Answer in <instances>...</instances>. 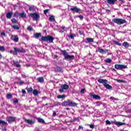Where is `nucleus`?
Masks as SVG:
<instances>
[{"label": "nucleus", "instance_id": "50", "mask_svg": "<svg viewBox=\"0 0 131 131\" xmlns=\"http://www.w3.org/2000/svg\"><path fill=\"white\" fill-rule=\"evenodd\" d=\"M84 91H85V89H81L80 93L81 94H83L84 93Z\"/></svg>", "mask_w": 131, "mask_h": 131}, {"label": "nucleus", "instance_id": "25", "mask_svg": "<svg viewBox=\"0 0 131 131\" xmlns=\"http://www.w3.org/2000/svg\"><path fill=\"white\" fill-rule=\"evenodd\" d=\"M57 99H65L66 98V95H59L57 97Z\"/></svg>", "mask_w": 131, "mask_h": 131}, {"label": "nucleus", "instance_id": "44", "mask_svg": "<svg viewBox=\"0 0 131 131\" xmlns=\"http://www.w3.org/2000/svg\"><path fill=\"white\" fill-rule=\"evenodd\" d=\"M18 16H20V13H18V12H16L14 14V16L18 17Z\"/></svg>", "mask_w": 131, "mask_h": 131}, {"label": "nucleus", "instance_id": "30", "mask_svg": "<svg viewBox=\"0 0 131 131\" xmlns=\"http://www.w3.org/2000/svg\"><path fill=\"white\" fill-rule=\"evenodd\" d=\"M19 16L21 18H26V13H25V12H23V13H21L19 14Z\"/></svg>", "mask_w": 131, "mask_h": 131}, {"label": "nucleus", "instance_id": "9", "mask_svg": "<svg viewBox=\"0 0 131 131\" xmlns=\"http://www.w3.org/2000/svg\"><path fill=\"white\" fill-rule=\"evenodd\" d=\"M11 63L14 67H16V68H21V64H19V61L18 60L15 61L13 60L11 61Z\"/></svg>", "mask_w": 131, "mask_h": 131}, {"label": "nucleus", "instance_id": "58", "mask_svg": "<svg viewBox=\"0 0 131 131\" xmlns=\"http://www.w3.org/2000/svg\"><path fill=\"white\" fill-rule=\"evenodd\" d=\"M82 128H83V126H79V127H78V129L79 130H80V129H82Z\"/></svg>", "mask_w": 131, "mask_h": 131}, {"label": "nucleus", "instance_id": "51", "mask_svg": "<svg viewBox=\"0 0 131 131\" xmlns=\"http://www.w3.org/2000/svg\"><path fill=\"white\" fill-rule=\"evenodd\" d=\"M27 29L29 30V31H32L33 30L32 28H31V27H28L27 28Z\"/></svg>", "mask_w": 131, "mask_h": 131}, {"label": "nucleus", "instance_id": "17", "mask_svg": "<svg viewBox=\"0 0 131 131\" xmlns=\"http://www.w3.org/2000/svg\"><path fill=\"white\" fill-rule=\"evenodd\" d=\"M116 2H117V0H106V3L108 5H114Z\"/></svg>", "mask_w": 131, "mask_h": 131}, {"label": "nucleus", "instance_id": "60", "mask_svg": "<svg viewBox=\"0 0 131 131\" xmlns=\"http://www.w3.org/2000/svg\"><path fill=\"white\" fill-rule=\"evenodd\" d=\"M3 4H4V5H2V6H3L4 8H5V7H6V1H4L3 2Z\"/></svg>", "mask_w": 131, "mask_h": 131}, {"label": "nucleus", "instance_id": "49", "mask_svg": "<svg viewBox=\"0 0 131 131\" xmlns=\"http://www.w3.org/2000/svg\"><path fill=\"white\" fill-rule=\"evenodd\" d=\"M10 54H13V55H16V51L13 50L10 51Z\"/></svg>", "mask_w": 131, "mask_h": 131}, {"label": "nucleus", "instance_id": "56", "mask_svg": "<svg viewBox=\"0 0 131 131\" xmlns=\"http://www.w3.org/2000/svg\"><path fill=\"white\" fill-rule=\"evenodd\" d=\"M1 35H2V36H6V33H5V32H2L1 33Z\"/></svg>", "mask_w": 131, "mask_h": 131}, {"label": "nucleus", "instance_id": "62", "mask_svg": "<svg viewBox=\"0 0 131 131\" xmlns=\"http://www.w3.org/2000/svg\"><path fill=\"white\" fill-rule=\"evenodd\" d=\"M79 34H80V35H82V34H83V32H82L80 31H79Z\"/></svg>", "mask_w": 131, "mask_h": 131}, {"label": "nucleus", "instance_id": "61", "mask_svg": "<svg viewBox=\"0 0 131 131\" xmlns=\"http://www.w3.org/2000/svg\"><path fill=\"white\" fill-rule=\"evenodd\" d=\"M21 77H23V78H26V75H25L23 74H21Z\"/></svg>", "mask_w": 131, "mask_h": 131}, {"label": "nucleus", "instance_id": "16", "mask_svg": "<svg viewBox=\"0 0 131 131\" xmlns=\"http://www.w3.org/2000/svg\"><path fill=\"white\" fill-rule=\"evenodd\" d=\"M12 16H13V12L12 11H9L6 14V18H7V19H11Z\"/></svg>", "mask_w": 131, "mask_h": 131}, {"label": "nucleus", "instance_id": "63", "mask_svg": "<svg viewBox=\"0 0 131 131\" xmlns=\"http://www.w3.org/2000/svg\"><path fill=\"white\" fill-rule=\"evenodd\" d=\"M120 2H121V3H122V4H124L125 2L124 0H119Z\"/></svg>", "mask_w": 131, "mask_h": 131}, {"label": "nucleus", "instance_id": "55", "mask_svg": "<svg viewBox=\"0 0 131 131\" xmlns=\"http://www.w3.org/2000/svg\"><path fill=\"white\" fill-rule=\"evenodd\" d=\"M117 82H123L124 81L121 79H117Z\"/></svg>", "mask_w": 131, "mask_h": 131}, {"label": "nucleus", "instance_id": "35", "mask_svg": "<svg viewBox=\"0 0 131 131\" xmlns=\"http://www.w3.org/2000/svg\"><path fill=\"white\" fill-rule=\"evenodd\" d=\"M16 83H17V84H19L20 85H22V84H24L25 83V82H24V81H22L20 80L18 82H16Z\"/></svg>", "mask_w": 131, "mask_h": 131}, {"label": "nucleus", "instance_id": "27", "mask_svg": "<svg viewBox=\"0 0 131 131\" xmlns=\"http://www.w3.org/2000/svg\"><path fill=\"white\" fill-rule=\"evenodd\" d=\"M34 36L35 38H38V37H40V36H41V34L40 33H37L34 34Z\"/></svg>", "mask_w": 131, "mask_h": 131}, {"label": "nucleus", "instance_id": "13", "mask_svg": "<svg viewBox=\"0 0 131 131\" xmlns=\"http://www.w3.org/2000/svg\"><path fill=\"white\" fill-rule=\"evenodd\" d=\"M98 82H99V83H102L104 86V84H106L107 82H108V81L104 79H99L98 80Z\"/></svg>", "mask_w": 131, "mask_h": 131}, {"label": "nucleus", "instance_id": "28", "mask_svg": "<svg viewBox=\"0 0 131 131\" xmlns=\"http://www.w3.org/2000/svg\"><path fill=\"white\" fill-rule=\"evenodd\" d=\"M38 94H39V92H38L37 90L35 89L33 91V94L34 95V96H37Z\"/></svg>", "mask_w": 131, "mask_h": 131}, {"label": "nucleus", "instance_id": "14", "mask_svg": "<svg viewBox=\"0 0 131 131\" xmlns=\"http://www.w3.org/2000/svg\"><path fill=\"white\" fill-rule=\"evenodd\" d=\"M62 106H64V107H68V106H70V100H68L67 101L62 102Z\"/></svg>", "mask_w": 131, "mask_h": 131}, {"label": "nucleus", "instance_id": "43", "mask_svg": "<svg viewBox=\"0 0 131 131\" xmlns=\"http://www.w3.org/2000/svg\"><path fill=\"white\" fill-rule=\"evenodd\" d=\"M62 69L60 67H57L56 69V71H58V72H62Z\"/></svg>", "mask_w": 131, "mask_h": 131}, {"label": "nucleus", "instance_id": "47", "mask_svg": "<svg viewBox=\"0 0 131 131\" xmlns=\"http://www.w3.org/2000/svg\"><path fill=\"white\" fill-rule=\"evenodd\" d=\"M49 9H46V10H45L43 11V13L45 15H47V14H48V13L49 12Z\"/></svg>", "mask_w": 131, "mask_h": 131}, {"label": "nucleus", "instance_id": "42", "mask_svg": "<svg viewBox=\"0 0 131 131\" xmlns=\"http://www.w3.org/2000/svg\"><path fill=\"white\" fill-rule=\"evenodd\" d=\"M113 42H114V43L116 45H117V46H121V43H119V42L117 41H114Z\"/></svg>", "mask_w": 131, "mask_h": 131}, {"label": "nucleus", "instance_id": "45", "mask_svg": "<svg viewBox=\"0 0 131 131\" xmlns=\"http://www.w3.org/2000/svg\"><path fill=\"white\" fill-rule=\"evenodd\" d=\"M88 125L90 127V128H92V129H93V128H94L95 127V125H93V124H89Z\"/></svg>", "mask_w": 131, "mask_h": 131}, {"label": "nucleus", "instance_id": "24", "mask_svg": "<svg viewBox=\"0 0 131 131\" xmlns=\"http://www.w3.org/2000/svg\"><path fill=\"white\" fill-rule=\"evenodd\" d=\"M37 120L38 122H39L40 123H45V120H43L40 118H38L37 119Z\"/></svg>", "mask_w": 131, "mask_h": 131}, {"label": "nucleus", "instance_id": "11", "mask_svg": "<svg viewBox=\"0 0 131 131\" xmlns=\"http://www.w3.org/2000/svg\"><path fill=\"white\" fill-rule=\"evenodd\" d=\"M24 120L25 122H26L27 123H28V124H30L31 125H32V124H34L35 121L32 120L27 119L25 118H24Z\"/></svg>", "mask_w": 131, "mask_h": 131}, {"label": "nucleus", "instance_id": "46", "mask_svg": "<svg viewBox=\"0 0 131 131\" xmlns=\"http://www.w3.org/2000/svg\"><path fill=\"white\" fill-rule=\"evenodd\" d=\"M74 36H75V35L71 34V35L69 36V37H70L71 39H74Z\"/></svg>", "mask_w": 131, "mask_h": 131}, {"label": "nucleus", "instance_id": "48", "mask_svg": "<svg viewBox=\"0 0 131 131\" xmlns=\"http://www.w3.org/2000/svg\"><path fill=\"white\" fill-rule=\"evenodd\" d=\"M106 124L110 125V124H111V122L107 120L106 121Z\"/></svg>", "mask_w": 131, "mask_h": 131}, {"label": "nucleus", "instance_id": "39", "mask_svg": "<svg viewBox=\"0 0 131 131\" xmlns=\"http://www.w3.org/2000/svg\"><path fill=\"white\" fill-rule=\"evenodd\" d=\"M0 51H1V52H5V51H6V49H5V47L0 46Z\"/></svg>", "mask_w": 131, "mask_h": 131}, {"label": "nucleus", "instance_id": "52", "mask_svg": "<svg viewBox=\"0 0 131 131\" xmlns=\"http://www.w3.org/2000/svg\"><path fill=\"white\" fill-rule=\"evenodd\" d=\"M78 17L79 18L80 20H83V16H82V15H79Z\"/></svg>", "mask_w": 131, "mask_h": 131}, {"label": "nucleus", "instance_id": "64", "mask_svg": "<svg viewBox=\"0 0 131 131\" xmlns=\"http://www.w3.org/2000/svg\"><path fill=\"white\" fill-rule=\"evenodd\" d=\"M61 28H62V29H65L66 28H65V27H64V26H62L61 27Z\"/></svg>", "mask_w": 131, "mask_h": 131}, {"label": "nucleus", "instance_id": "5", "mask_svg": "<svg viewBox=\"0 0 131 131\" xmlns=\"http://www.w3.org/2000/svg\"><path fill=\"white\" fill-rule=\"evenodd\" d=\"M60 89L59 90V92L62 93H65L64 91H66L69 89V85H67L66 84H62L60 86Z\"/></svg>", "mask_w": 131, "mask_h": 131}, {"label": "nucleus", "instance_id": "21", "mask_svg": "<svg viewBox=\"0 0 131 131\" xmlns=\"http://www.w3.org/2000/svg\"><path fill=\"white\" fill-rule=\"evenodd\" d=\"M114 124H115V125H117L118 126H121V125H124L125 124L120 122H115Z\"/></svg>", "mask_w": 131, "mask_h": 131}, {"label": "nucleus", "instance_id": "41", "mask_svg": "<svg viewBox=\"0 0 131 131\" xmlns=\"http://www.w3.org/2000/svg\"><path fill=\"white\" fill-rule=\"evenodd\" d=\"M18 102H19V100L18 99L15 98L13 99V103L14 104H18Z\"/></svg>", "mask_w": 131, "mask_h": 131}, {"label": "nucleus", "instance_id": "54", "mask_svg": "<svg viewBox=\"0 0 131 131\" xmlns=\"http://www.w3.org/2000/svg\"><path fill=\"white\" fill-rule=\"evenodd\" d=\"M126 113H131V109H128L126 110Z\"/></svg>", "mask_w": 131, "mask_h": 131}, {"label": "nucleus", "instance_id": "26", "mask_svg": "<svg viewBox=\"0 0 131 131\" xmlns=\"http://www.w3.org/2000/svg\"><path fill=\"white\" fill-rule=\"evenodd\" d=\"M35 9H36V7H35V6H31L29 8V11H31V12L35 11Z\"/></svg>", "mask_w": 131, "mask_h": 131}, {"label": "nucleus", "instance_id": "7", "mask_svg": "<svg viewBox=\"0 0 131 131\" xmlns=\"http://www.w3.org/2000/svg\"><path fill=\"white\" fill-rule=\"evenodd\" d=\"M70 10L72 12H75V13H80L81 12V10L76 6H71Z\"/></svg>", "mask_w": 131, "mask_h": 131}, {"label": "nucleus", "instance_id": "23", "mask_svg": "<svg viewBox=\"0 0 131 131\" xmlns=\"http://www.w3.org/2000/svg\"><path fill=\"white\" fill-rule=\"evenodd\" d=\"M122 46L123 47L127 48L129 47V44L128 43V42L125 41L123 43Z\"/></svg>", "mask_w": 131, "mask_h": 131}, {"label": "nucleus", "instance_id": "40", "mask_svg": "<svg viewBox=\"0 0 131 131\" xmlns=\"http://www.w3.org/2000/svg\"><path fill=\"white\" fill-rule=\"evenodd\" d=\"M96 106H101V105H102V102L101 101H97L96 102Z\"/></svg>", "mask_w": 131, "mask_h": 131}, {"label": "nucleus", "instance_id": "59", "mask_svg": "<svg viewBox=\"0 0 131 131\" xmlns=\"http://www.w3.org/2000/svg\"><path fill=\"white\" fill-rule=\"evenodd\" d=\"M56 115H57V113H56V112H54L53 114V116L54 117H55V116H56Z\"/></svg>", "mask_w": 131, "mask_h": 131}, {"label": "nucleus", "instance_id": "19", "mask_svg": "<svg viewBox=\"0 0 131 131\" xmlns=\"http://www.w3.org/2000/svg\"><path fill=\"white\" fill-rule=\"evenodd\" d=\"M92 97L93 99L95 100H100L101 99V96L98 95H92Z\"/></svg>", "mask_w": 131, "mask_h": 131}, {"label": "nucleus", "instance_id": "18", "mask_svg": "<svg viewBox=\"0 0 131 131\" xmlns=\"http://www.w3.org/2000/svg\"><path fill=\"white\" fill-rule=\"evenodd\" d=\"M104 86L105 88V89H106V90H112L113 89L111 85L107 84V83L104 84Z\"/></svg>", "mask_w": 131, "mask_h": 131}, {"label": "nucleus", "instance_id": "57", "mask_svg": "<svg viewBox=\"0 0 131 131\" xmlns=\"http://www.w3.org/2000/svg\"><path fill=\"white\" fill-rule=\"evenodd\" d=\"M21 93L25 95V94H26V91H25V90H22Z\"/></svg>", "mask_w": 131, "mask_h": 131}, {"label": "nucleus", "instance_id": "32", "mask_svg": "<svg viewBox=\"0 0 131 131\" xmlns=\"http://www.w3.org/2000/svg\"><path fill=\"white\" fill-rule=\"evenodd\" d=\"M11 21L14 24H18V20L16 19L15 18H12L11 19Z\"/></svg>", "mask_w": 131, "mask_h": 131}, {"label": "nucleus", "instance_id": "3", "mask_svg": "<svg viewBox=\"0 0 131 131\" xmlns=\"http://www.w3.org/2000/svg\"><path fill=\"white\" fill-rule=\"evenodd\" d=\"M113 22L116 23V24H118V25H121L124 24V23H126V20L121 18H114Z\"/></svg>", "mask_w": 131, "mask_h": 131}, {"label": "nucleus", "instance_id": "38", "mask_svg": "<svg viewBox=\"0 0 131 131\" xmlns=\"http://www.w3.org/2000/svg\"><path fill=\"white\" fill-rule=\"evenodd\" d=\"M86 40L88 41V42H94V39L91 38H88Z\"/></svg>", "mask_w": 131, "mask_h": 131}, {"label": "nucleus", "instance_id": "53", "mask_svg": "<svg viewBox=\"0 0 131 131\" xmlns=\"http://www.w3.org/2000/svg\"><path fill=\"white\" fill-rule=\"evenodd\" d=\"M55 105L56 106H60V105H61V103H60V102H56V103H55Z\"/></svg>", "mask_w": 131, "mask_h": 131}, {"label": "nucleus", "instance_id": "15", "mask_svg": "<svg viewBox=\"0 0 131 131\" xmlns=\"http://www.w3.org/2000/svg\"><path fill=\"white\" fill-rule=\"evenodd\" d=\"M16 120V118L14 117H9L8 118V121L9 123H12V122H14Z\"/></svg>", "mask_w": 131, "mask_h": 131}, {"label": "nucleus", "instance_id": "22", "mask_svg": "<svg viewBox=\"0 0 131 131\" xmlns=\"http://www.w3.org/2000/svg\"><path fill=\"white\" fill-rule=\"evenodd\" d=\"M77 103L70 100V107H75Z\"/></svg>", "mask_w": 131, "mask_h": 131}, {"label": "nucleus", "instance_id": "20", "mask_svg": "<svg viewBox=\"0 0 131 131\" xmlns=\"http://www.w3.org/2000/svg\"><path fill=\"white\" fill-rule=\"evenodd\" d=\"M37 80L38 82H40V83H42V82L45 81V79H43L42 77H40L37 78Z\"/></svg>", "mask_w": 131, "mask_h": 131}, {"label": "nucleus", "instance_id": "1", "mask_svg": "<svg viewBox=\"0 0 131 131\" xmlns=\"http://www.w3.org/2000/svg\"><path fill=\"white\" fill-rule=\"evenodd\" d=\"M61 52L64 56V60H67V61H71V60L74 59V56L70 55L68 54V53L66 52V51L61 50Z\"/></svg>", "mask_w": 131, "mask_h": 131}, {"label": "nucleus", "instance_id": "33", "mask_svg": "<svg viewBox=\"0 0 131 131\" xmlns=\"http://www.w3.org/2000/svg\"><path fill=\"white\" fill-rule=\"evenodd\" d=\"M12 28H13V29H15V30H19L20 29V28L18 27V26H11Z\"/></svg>", "mask_w": 131, "mask_h": 131}, {"label": "nucleus", "instance_id": "2", "mask_svg": "<svg viewBox=\"0 0 131 131\" xmlns=\"http://www.w3.org/2000/svg\"><path fill=\"white\" fill-rule=\"evenodd\" d=\"M41 40L42 41H46V42H49V43H52L54 41V37L51 36H42Z\"/></svg>", "mask_w": 131, "mask_h": 131}, {"label": "nucleus", "instance_id": "10", "mask_svg": "<svg viewBox=\"0 0 131 131\" xmlns=\"http://www.w3.org/2000/svg\"><path fill=\"white\" fill-rule=\"evenodd\" d=\"M11 40H13L14 42H18L19 41V37H18V35H11Z\"/></svg>", "mask_w": 131, "mask_h": 131}, {"label": "nucleus", "instance_id": "29", "mask_svg": "<svg viewBox=\"0 0 131 131\" xmlns=\"http://www.w3.org/2000/svg\"><path fill=\"white\" fill-rule=\"evenodd\" d=\"M49 21H50L51 22H53L54 21H55V16L54 15H51L50 16V17L49 18Z\"/></svg>", "mask_w": 131, "mask_h": 131}, {"label": "nucleus", "instance_id": "12", "mask_svg": "<svg viewBox=\"0 0 131 131\" xmlns=\"http://www.w3.org/2000/svg\"><path fill=\"white\" fill-rule=\"evenodd\" d=\"M98 51L99 53H100V54H106V53H108L109 50L106 49H103L102 48H99Z\"/></svg>", "mask_w": 131, "mask_h": 131}, {"label": "nucleus", "instance_id": "36", "mask_svg": "<svg viewBox=\"0 0 131 131\" xmlns=\"http://www.w3.org/2000/svg\"><path fill=\"white\" fill-rule=\"evenodd\" d=\"M33 91V89H32V88H29L27 89V92L28 93H29V94L32 93Z\"/></svg>", "mask_w": 131, "mask_h": 131}, {"label": "nucleus", "instance_id": "8", "mask_svg": "<svg viewBox=\"0 0 131 131\" xmlns=\"http://www.w3.org/2000/svg\"><path fill=\"white\" fill-rule=\"evenodd\" d=\"M14 50L15 52V55H17L18 53H26V51H25V50H24L23 48L19 49L14 48Z\"/></svg>", "mask_w": 131, "mask_h": 131}, {"label": "nucleus", "instance_id": "34", "mask_svg": "<svg viewBox=\"0 0 131 131\" xmlns=\"http://www.w3.org/2000/svg\"><path fill=\"white\" fill-rule=\"evenodd\" d=\"M12 96L13 95L12 94H7V95H6V98L8 100H10V99H12Z\"/></svg>", "mask_w": 131, "mask_h": 131}, {"label": "nucleus", "instance_id": "6", "mask_svg": "<svg viewBox=\"0 0 131 131\" xmlns=\"http://www.w3.org/2000/svg\"><path fill=\"white\" fill-rule=\"evenodd\" d=\"M30 17H31L33 19V20H37L39 19V14H37L36 13H30L29 14Z\"/></svg>", "mask_w": 131, "mask_h": 131}, {"label": "nucleus", "instance_id": "31", "mask_svg": "<svg viewBox=\"0 0 131 131\" xmlns=\"http://www.w3.org/2000/svg\"><path fill=\"white\" fill-rule=\"evenodd\" d=\"M0 124H2V125H7V124H8V123H7V122L5 121L0 120Z\"/></svg>", "mask_w": 131, "mask_h": 131}, {"label": "nucleus", "instance_id": "4", "mask_svg": "<svg viewBox=\"0 0 131 131\" xmlns=\"http://www.w3.org/2000/svg\"><path fill=\"white\" fill-rule=\"evenodd\" d=\"M115 68L117 70H123V69H127V66L123 64H115Z\"/></svg>", "mask_w": 131, "mask_h": 131}, {"label": "nucleus", "instance_id": "37", "mask_svg": "<svg viewBox=\"0 0 131 131\" xmlns=\"http://www.w3.org/2000/svg\"><path fill=\"white\" fill-rule=\"evenodd\" d=\"M105 63H111V62H112V59H111V58H107L105 60Z\"/></svg>", "mask_w": 131, "mask_h": 131}]
</instances>
